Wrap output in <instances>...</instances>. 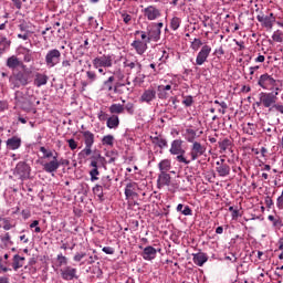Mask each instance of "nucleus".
Segmentation results:
<instances>
[{"label":"nucleus","mask_w":283,"mask_h":283,"mask_svg":"<svg viewBox=\"0 0 283 283\" xmlns=\"http://www.w3.org/2000/svg\"><path fill=\"white\" fill-rule=\"evenodd\" d=\"M40 151L43 154L42 158L44 160L52 158V160L48 163L41 161L46 174H55V171H59V167H61V165H64L65 167L70 165V160L63 158L59 160V153L48 150L44 146L40 147Z\"/></svg>","instance_id":"nucleus-1"},{"label":"nucleus","mask_w":283,"mask_h":283,"mask_svg":"<svg viewBox=\"0 0 283 283\" xmlns=\"http://www.w3.org/2000/svg\"><path fill=\"white\" fill-rule=\"evenodd\" d=\"M30 74H32V70L25 69L22 71L12 72L9 76V83L12 90H19L21 87H25L30 84Z\"/></svg>","instance_id":"nucleus-2"},{"label":"nucleus","mask_w":283,"mask_h":283,"mask_svg":"<svg viewBox=\"0 0 283 283\" xmlns=\"http://www.w3.org/2000/svg\"><path fill=\"white\" fill-rule=\"evenodd\" d=\"M15 103L23 109V112H32L36 114V108H34V97L28 94H24L21 91H17L14 94Z\"/></svg>","instance_id":"nucleus-3"},{"label":"nucleus","mask_w":283,"mask_h":283,"mask_svg":"<svg viewBox=\"0 0 283 283\" xmlns=\"http://www.w3.org/2000/svg\"><path fill=\"white\" fill-rule=\"evenodd\" d=\"M169 151L171 156H177L176 157L177 163H182L184 165L191 164V160L185 157V154H187V151L185 150V148H182V139L172 140Z\"/></svg>","instance_id":"nucleus-4"},{"label":"nucleus","mask_w":283,"mask_h":283,"mask_svg":"<svg viewBox=\"0 0 283 283\" xmlns=\"http://www.w3.org/2000/svg\"><path fill=\"white\" fill-rule=\"evenodd\" d=\"M277 91L275 92H261L259 94V101L255 102L256 107H265V109H271L275 103H277Z\"/></svg>","instance_id":"nucleus-5"},{"label":"nucleus","mask_w":283,"mask_h":283,"mask_svg":"<svg viewBox=\"0 0 283 283\" xmlns=\"http://www.w3.org/2000/svg\"><path fill=\"white\" fill-rule=\"evenodd\" d=\"M258 85L268 92H273V90H275V92H280V87H277V80L269 73H264L259 77Z\"/></svg>","instance_id":"nucleus-6"},{"label":"nucleus","mask_w":283,"mask_h":283,"mask_svg":"<svg viewBox=\"0 0 283 283\" xmlns=\"http://www.w3.org/2000/svg\"><path fill=\"white\" fill-rule=\"evenodd\" d=\"M44 63L46 67H56L61 63V51L59 49H51L44 56Z\"/></svg>","instance_id":"nucleus-7"},{"label":"nucleus","mask_w":283,"mask_h":283,"mask_svg":"<svg viewBox=\"0 0 283 283\" xmlns=\"http://www.w3.org/2000/svg\"><path fill=\"white\" fill-rule=\"evenodd\" d=\"M114 55L112 54H104L102 56H96L95 59H93L92 63H93V67L95 70H98V67H112L114 65Z\"/></svg>","instance_id":"nucleus-8"},{"label":"nucleus","mask_w":283,"mask_h":283,"mask_svg":"<svg viewBox=\"0 0 283 283\" xmlns=\"http://www.w3.org/2000/svg\"><path fill=\"white\" fill-rule=\"evenodd\" d=\"M207 154V146L202 145L200 142H193V144L190 147V163L193 160H198L200 156H205Z\"/></svg>","instance_id":"nucleus-9"},{"label":"nucleus","mask_w":283,"mask_h":283,"mask_svg":"<svg viewBox=\"0 0 283 283\" xmlns=\"http://www.w3.org/2000/svg\"><path fill=\"white\" fill-rule=\"evenodd\" d=\"M6 66L9 70H12L13 72H17V70H25L28 67V65H25L23 63V61L21 59H19V56L17 55H11L7 59L6 61Z\"/></svg>","instance_id":"nucleus-10"},{"label":"nucleus","mask_w":283,"mask_h":283,"mask_svg":"<svg viewBox=\"0 0 283 283\" xmlns=\"http://www.w3.org/2000/svg\"><path fill=\"white\" fill-rule=\"evenodd\" d=\"M30 171H32L30 165L25 161H20L15 166L14 174L19 176L20 180H28L30 178Z\"/></svg>","instance_id":"nucleus-11"},{"label":"nucleus","mask_w":283,"mask_h":283,"mask_svg":"<svg viewBox=\"0 0 283 283\" xmlns=\"http://www.w3.org/2000/svg\"><path fill=\"white\" fill-rule=\"evenodd\" d=\"M210 54H211V46L208 44H205L197 54L196 65H205Z\"/></svg>","instance_id":"nucleus-12"},{"label":"nucleus","mask_w":283,"mask_h":283,"mask_svg":"<svg viewBox=\"0 0 283 283\" xmlns=\"http://www.w3.org/2000/svg\"><path fill=\"white\" fill-rule=\"evenodd\" d=\"M217 167H216V171L218 174V176H220V178H227V176H229V174H231V166H229V164H227L226 159H220L216 163Z\"/></svg>","instance_id":"nucleus-13"},{"label":"nucleus","mask_w":283,"mask_h":283,"mask_svg":"<svg viewBox=\"0 0 283 283\" xmlns=\"http://www.w3.org/2000/svg\"><path fill=\"white\" fill-rule=\"evenodd\" d=\"M256 21L261 23L262 28H268V30H272L273 22L275 21V15L273 13H270L269 15H264V13H261L256 15Z\"/></svg>","instance_id":"nucleus-14"},{"label":"nucleus","mask_w":283,"mask_h":283,"mask_svg":"<svg viewBox=\"0 0 283 283\" xmlns=\"http://www.w3.org/2000/svg\"><path fill=\"white\" fill-rule=\"evenodd\" d=\"M143 13L148 21H156V19H160L161 17L159 9L155 6H148L143 10Z\"/></svg>","instance_id":"nucleus-15"},{"label":"nucleus","mask_w":283,"mask_h":283,"mask_svg":"<svg viewBox=\"0 0 283 283\" xmlns=\"http://www.w3.org/2000/svg\"><path fill=\"white\" fill-rule=\"evenodd\" d=\"M153 101H156V90L154 88L145 90L139 97V103H147L148 105H150Z\"/></svg>","instance_id":"nucleus-16"},{"label":"nucleus","mask_w":283,"mask_h":283,"mask_svg":"<svg viewBox=\"0 0 283 283\" xmlns=\"http://www.w3.org/2000/svg\"><path fill=\"white\" fill-rule=\"evenodd\" d=\"M169 185H171V175L168 172H159L157 178V189L169 187Z\"/></svg>","instance_id":"nucleus-17"},{"label":"nucleus","mask_w":283,"mask_h":283,"mask_svg":"<svg viewBox=\"0 0 283 283\" xmlns=\"http://www.w3.org/2000/svg\"><path fill=\"white\" fill-rule=\"evenodd\" d=\"M60 273L62 280L70 281L74 280V277L78 279V276H76V269L72 266H66L65 270H60Z\"/></svg>","instance_id":"nucleus-18"},{"label":"nucleus","mask_w":283,"mask_h":283,"mask_svg":"<svg viewBox=\"0 0 283 283\" xmlns=\"http://www.w3.org/2000/svg\"><path fill=\"white\" fill-rule=\"evenodd\" d=\"M138 189V184L136 182H128L125 188V196L126 200H129V198H136L138 197V192L136 191Z\"/></svg>","instance_id":"nucleus-19"},{"label":"nucleus","mask_w":283,"mask_h":283,"mask_svg":"<svg viewBox=\"0 0 283 283\" xmlns=\"http://www.w3.org/2000/svg\"><path fill=\"white\" fill-rule=\"evenodd\" d=\"M130 45L134 48L136 53L139 54V56H143V54L147 52V42H144L143 40H135Z\"/></svg>","instance_id":"nucleus-20"},{"label":"nucleus","mask_w":283,"mask_h":283,"mask_svg":"<svg viewBox=\"0 0 283 283\" xmlns=\"http://www.w3.org/2000/svg\"><path fill=\"white\" fill-rule=\"evenodd\" d=\"M157 253H158V251L156 250V248L148 245V247L144 248V250L142 252V258H144L147 261L156 260Z\"/></svg>","instance_id":"nucleus-21"},{"label":"nucleus","mask_w":283,"mask_h":283,"mask_svg":"<svg viewBox=\"0 0 283 283\" xmlns=\"http://www.w3.org/2000/svg\"><path fill=\"white\" fill-rule=\"evenodd\" d=\"M147 32H148V41H160V34H161V31L156 28V27H153V24L148 25L147 27Z\"/></svg>","instance_id":"nucleus-22"},{"label":"nucleus","mask_w":283,"mask_h":283,"mask_svg":"<svg viewBox=\"0 0 283 283\" xmlns=\"http://www.w3.org/2000/svg\"><path fill=\"white\" fill-rule=\"evenodd\" d=\"M208 260H209V256L205 252H198L192 254V262L197 266H205V263L208 262Z\"/></svg>","instance_id":"nucleus-23"},{"label":"nucleus","mask_w":283,"mask_h":283,"mask_svg":"<svg viewBox=\"0 0 283 283\" xmlns=\"http://www.w3.org/2000/svg\"><path fill=\"white\" fill-rule=\"evenodd\" d=\"M157 92L160 101H167V98H169V94H171V85H159L157 86Z\"/></svg>","instance_id":"nucleus-24"},{"label":"nucleus","mask_w":283,"mask_h":283,"mask_svg":"<svg viewBox=\"0 0 283 283\" xmlns=\"http://www.w3.org/2000/svg\"><path fill=\"white\" fill-rule=\"evenodd\" d=\"M48 81H50L48 75L43 73H36L33 83L35 87H43V85H48Z\"/></svg>","instance_id":"nucleus-25"},{"label":"nucleus","mask_w":283,"mask_h":283,"mask_svg":"<svg viewBox=\"0 0 283 283\" xmlns=\"http://www.w3.org/2000/svg\"><path fill=\"white\" fill-rule=\"evenodd\" d=\"M21 147V138L19 136H13L7 139V148L11 149L12 151L19 149Z\"/></svg>","instance_id":"nucleus-26"},{"label":"nucleus","mask_w":283,"mask_h":283,"mask_svg":"<svg viewBox=\"0 0 283 283\" xmlns=\"http://www.w3.org/2000/svg\"><path fill=\"white\" fill-rule=\"evenodd\" d=\"M82 136H83V140H84V145L87 147H94V133L90 132V130H83L81 132Z\"/></svg>","instance_id":"nucleus-27"},{"label":"nucleus","mask_w":283,"mask_h":283,"mask_svg":"<svg viewBox=\"0 0 283 283\" xmlns=\"http://www.w3.org/2000/svg\"><path fill=\"white\" fill-rule=\"evenodd\" d=\"M150 140L153 145L159 147V149H165V147H168L167 140L161 135L150 136Z\"/></svg>","instance_id":"nucleus-28"},{"label":"nucleus","mask_w":283,"mask_h":283,"mask_svg":"<svg viewBox=\"0 0 283 283\" xmlns=\"http://www.w3.org/2000/svg\"><path fill=\"white\" fill-rule=\"evenodd\" d=\"M119 125L120 119L118 118V115H112L106 122V127H108V129H116Z\"/></svg>","instance_id":"nucleus-29"},{"label":"nucleus","mask_w":283,"mask_h":283,"mask_svg":"<svg viewBox=\"0 0 283 283\" xmlns=\"http://www.w3.org/2000/svg\"><path fill=\"white\" fill-rule=\"evenodd\" d=\"M25 263V258L19 255V254H15L13 256V263H12V266H13V270L14 271H19V269H23V264Z\"/></svg>","instance_id":"nucleus-30"},{"label":"nucleus","mask_w":283,"mask_h":283,"mask_svg":"<svg viewBox=\"0 0 283 283\" xmlns=\"http://www.w3.org/2000/svg\"><path fill=\"white\" fill-rule=\"evenodd\" d=\"M158 169L160 174H168L171 170V160L164 159L158 164Z\"/></svg>","instance_id":"nucleus-31"},{"label":"nucleus","mask_w":283,"mask_h":283,"mask_svg":"<svg viewBox=\"0 0 283 283\" xmlns=\"http://www.w3.org/2000/svg\"><path fill=\"white\" fill-rule=\"evenodd\" d=\"M114 81H116V77L111 75L106 81L103 82L102 90H104V92H112L114 90Z\"/></svg>","instance_id":"nucleus-32"},{"label":"nucleus","mask_w":283,"mask_h":283,"mask_svg":"<svg viewBox=\"0 0 283 283\" xmlns=\"http://www.w3.org/2000/svg\"><path fill=\"white\" fill-rule=\"evenodd\" d=\"M218 145H219L220 154H224L227 149H231L233 142H231V139L229 138H224L223 140L219 142Z\"/></svg>","instance_id":"nucleus-33"},{"label":"nucleus","mask_w":283,"mask_h":283,"mask_svg":"<svg viewBox=\"0 0 283 283\" xmlns=\"http://www.w3.org/2000/svg\"><path fill=\"white\" fill-rule=\"evenodd\" d=\"M268 220L272 222V227H274V229H279V230L282 229L283 227L282 218L270 214L268 216Z\"/></svg>","instance_id":"nucleus-34"},{"label":"nucleus","mask_w":283,"mask_h":283,"mask_svg":"<svg viewBox=\"0 0 283 283\" xmlns=\"http://www.w3.org/2000/svg\"><path fill=\"white\" fill-rule=\"evenodd\" d=\"M23 59H22V63H34V55L32 53V50L24 48L23 49Z\"/></svg>","instance_id":"nucleus-35"},{"label":"nucleus","mask_w":283,"mask_h":283,"mask_svg":"<svg viewBox=\"0 0 283 283\" xmlns=\"http://www.w3.org/2000/svg\"><path fill=\"white\" fill-rule=\"evenodd\" d=\"M108 109L113 116H116V114H125V105L123 104H112Z\"/></svg>","instance_id":"nucleus-36"},{"label":"nucleus","mask_w":283,"mask_h":283,"mask_svg":"<svg viewBox=\"0 0 283 283\" xmlns=\"http://www.w3.org/2000/svg\"><path fill=\"white\" fill-rule=\"evenodd\" d=\"M10 45H12V41L8 40L6 35L0 33V48L2 52H6V50H10Z\"/></svg>","instance_id":"nucleus-37"},{"label":"nucleus","mask_w":283,"mask_h":283,"mask_svg":"<svg viewBox=\"0 0 283 283\" xmlns=\"http://www.w3.org/2000/svg\"><path fill=\"white\" fill-rule=\"evenodd\" d=\"M176 210L181 213L182 216H192L193 211L189 206H185L182 203H179L176 208Z\"/></svg>","instance_id":"nucleus-38"},{"label":"nucleus","mask_w":283,"mask_h":283,"mask_svg":"<svg viewBox=\"0 0 283 283\" xmlns=\"http://www.w3.org/2000/svg\"><path fill=\"white\" fill-rule=\"evenodd\" d=\"M61 70L64 74H70L72 72V60L64 59L61 62Z\"/></svg>","instance_id":"nucleus-39"},{"label":"nucleus","mask_w":283,"mask_h":283,"mask_svg":"<svg viewBox=\"0 0 283 283\" xmlns=\"http://www.w3.org/2000/svg\"><path fill=\"white\" fill-rule=\"evenodd\" d=\"M196 136H197V133H196L195 129H191V128L186 129V140H187V143H192V145H193V143H198V142H196Z\"/></svg>","instance_id":"nucleus-40"},{"label":"nucleus","mask_w":283,"mask_h":283,"mask_svg":"<svg viewBox=\"0 0 283 283\" xmlns=\"http://www.w3.org/2000/svg\"><path fill=\"white\" fill-rule=\"evenodd\" d=\"M102 187L106 190L109 191L112 189V177L109 176H103L101 179Z\"/></svg>","instance_id":"nucleus-41"},{"label":"nucleus","mask_w":283,"mask_h":283,"mask_svg":"<svg viewBox=\"0 0 283 283\" xmlns=\"http://www.w3.org/2000/svg\"><path fill=\"white\" fill-rule=\"evenodd\" d=\"M103 189H105V188L101 185H95L93 187V193L95 196H97V198H99V200H103V198L105 197V193L103 192Z\"/></svg>","instance_id":"nucleus-42"},{"label":"nucleus","mask_w":283,"mask_h":283,"mask_svg":"<svg viewBox=\"0 0 283 283\" xmlns=\"http://www.w3.org/2000/svg\"><path fill=\"white\" fill-rule=\"evenodd\" d=\"M114 135H105L102 138V145H106L107 147H114Z\"/></svg>","instance_id":"nucleus-43"},{"label":"nucleus","mask_w":283,"mask_h":283,"mask_svg":"<svg viewBox=\"0 0 283 283\" xmlns=\"http://www.w3.org/2000/svg\"><path fill=\"white\" fill-rule=\"evenodd\" d=\"M0 222H3L4 231H10V229H14V227H17V224H12L10 222V218H1L0 217Z\"/></svg>","instance_id":"nucleus-44"},{"label":"nucleus","mask_w":283,"mask_h":283,"mask_svg":"<svg viewBox=\"0 0 283 283\" xmlns=\"http://www.w3.org/2000/svg\"><path fill=\"white\" fill-rule=\"evenodd\" d=\"M0 241L2 242L3 247H8L9 244H13L12 238L10 237V232H6L4 235H0Z\"/></svg>","instance_id":"nucleus-45"},{"label":"nucleus","mask_w":283,"mask_h":283,"mask_svg":"<svg viewBox=\"0 0 283 283\" xmlns=\"http://www.w3.org/2000/svg\"><path fill=\"white\" fill-rule=\"evenodd\" d=\"M138 34H140V39L142 41H144V43H151V41H149L148 31L147 32L140 31V30L135 31V36H138Z\"/></svg>","instance_id":"nucleus-46"},{"label":"nucleus","mask_w":283,"mask_h":283,"mask_svg":"<svg viewBox=\"0 0 283 283\" xmlns=\"http://www.w3.org/2000/svg\"><path fill=\"white\" fill-rule=\"evenodd\" d=\"M180 23H182V20L178 17H174L171 20H170V28L171 30L176 31L178 30V28H180Z\"/></svg>","instance_id":"nucleus-47"},{"label":"nucleus","mask_w":283,"mask_h":283,"mask_svg":"<svg viewBox=\"0 0 283 283\" xmlns=\"http://www.w3.org/2000/svg\"><path fill=\"white\" fill-rule=\"evenodd\" d=\"M191 50L195 52H198L200 48H202V40L195 38L193 41L190 44Z\"/></svg>","instance_id":"nucleus-48"},{"label":"nucleus","mask_w":283,"mask_h":283,"mask_svg":"<svg viewBox=\"0 0 283 283\" xmlns=\"http://www.w3.org/2000/svg\"><path fill=\"white\" fill-rule=\"evenodd\" d=\"M86 77L88 83H95V81L98 78V75H96V72L94 71H86Z\"/></svg>","instance_id":"nucleus-49"},{"label":"nucleus","mask_w":283,"mask_h":283,"mask_svg":"<svg viewBox=\"0 0 283 283\" xmlns=\"http://www.w3.org/2000/svg\"><path fill=\"white\" fill-rule=\"evenodd\" d=\"M99 174H101V172L98 171V168H93V169L90 171L91 182H96V180H98Z\"/></svg>","instance_id":"nucleus-50"},{"label":"nucleus","mask_w":283,"mask_h":283,"mask_svg":"<svg viewBox=\"0 0 283 283\" xmlns=\"http://www.w3.org/2000/svg\"><path fill=\"white\" fill-rule=\"evenodd\" d=\"M82 158H87V156H92V146H85V148L78 154Z\"/></svg>","instance_id":"nucleus-51"},{"label":"nucleus","mask_w":283,"mask_h":283,"mask_svg":"<svg viewBox=\"0 0 283 283\" xmlns=\"http://www.w3.org/2000/svg\"><path fill=\"white\" fill-rule=\"evenodd\" d=\"M182 105H185V107H191V105H193V96H184Z\"/></svg>","instance_id":"nucleus-52"},{"label":"nucleus","mask_w":283,"mask_h":283,"mask_svg":"<svg viewBox=\"0 0 283 283\" xmlns=\"http://www.w3.org/2000/svg\"><path fill=\"white\" fill-rule=\"evenodd\" d=\"M282 35H283L282 31L277 30L273 33L272 39L273 41H275V43H282L283 41Z\"/></svg>","instance_id":"nucleus-53"},{"label":"nucleus","mask_w":283,"mask_h":283,"mask_svg":"<svg viewBox=\"0 0 283 283\" xmlns=\"http://www.w3.org/2000/svg\"><path fill=\"white\" fill-rule=\"evenodd\" d=\"M126 109L127 114H129L130 116H133L134 112H135V106L134 103L128 102L125 106H124V111Z\"/></svg>","instance_id":"nucleus-54"},{"label":"nucleus","mask_w":283,"mask_h":283,"mask_svg":"<svg viewBox=\"0 0 283 283\" xmlns=\"http://www.w3.org/2000/svg\"><path fill=\"white\" fill-rule=\"evenodd\" d=\"M273 109H275V112H279L280 114L283 115V104L280 103H274V105H272V107L269 109V112H273Z\"/></svg>","instance_id":"nucleus-55"},{"label":"nucleus","mask_w":283,"mask_h":283,"mask_svg":"<svg viewBox=\"0 0 283 283\" xmlns=\"http://www.w3.org/2000/svg\"><path fill=\"white\" fill-rule=\"evenodd\" d=\"M56 260L59 262V266H63V265L67 264V256H65L63 254H57Z\"/></svg>","instance_id":"nucleus-56"},{"label":"nucleus","mask_w":283,"mask_h":283,"mask_svg":"<svg viewBox=\"0 0 283 283\" xmlns=\"http://www.w3.org/2000/svg\"><path fill=\"white\" fill-rule=\"evenodd\" d=\"M122 19L126 25H129V23H132V15L127 12L122 13Z\"/></svg>","instance_id":"nucleus-57"},{"label":"nucleus","mask_w":283,"mask_h":283,"mask_svg":"<svg viewBox=\"0 0 283 283\" xmlns=\"http://www.w3.org/2000/svg\"><path fill=\"white\" fill-rule=\"evenodd\" d=\"M67 143L72 151H74V149H77L78 143L74 138L67 139Z\"/></svg>","instance_id":"nucleus-58"},{"label":"nucleus","mask_w":283,"mask_h":283,"mask_svg":"<svg viewBox=\"0 0 283 283\" xmlns=\"http://www.w3.org/2000/svg\"><path fill=\"white\" fill-rule=\"evenodd\" d=\"M219 106H221V108L218 109L219 114H227V109L229 108V105H227V102L221 101Z\"/></svg>","instance_id":"nucleus-59"},{"label":"nucleus","mask_w":283,"mask_h":283,"mask_svg":"<svg viewBox=\"0 0 283 283\" xmlns=\"http://www.w3.org/2000/svg\"><path fill=\"white\" fill-rule=\"evenodd\" d=\"M18 39H22V41H30V31L19 33Z\"/></svg>","instance_id":"nucleus-60"},{"label":"nucleus","mask_w":283,"mask_h":283,"mask_svg":"<svg viewBox=\"0 0 283 283\" xmlns=\"http://www.w3.org/2000/svg\"><path fill=\"white\" fill-rule=\"evenodd\" d=\"M107 116H108L107 113H105L103 111H99L98 114H97L98 120H101V122L108 120Z\"/></svg>","instance_id":"nucleus-61"},{"label":"nucleus","mask_w":283,"mask_h":283,"mask_svg":"<svg viewBox=\"0 0 283 283\" xmlns=\"http://www.w3.org/2000/svg\"><path fill=\"white\" fill-rule=\"evenodd\" d=\"M92 273L93 275H96V277H101L103 275V270H101L99 266H94Z\"/></svg>","instance_id":"nucleus-62"},{"label":"nucleus","mask_w":283,"mask_h":283,"mask_svg":"<svg viewBox=\"0 0 283 283\" xmlns=\"http://www.w3.org/2000/svg\"><path fill=\"white\" fill-rule=\"evenodd\" d=\"M101 158H103V156L101 155L99 151H94V154L91 157V161H95L98 163V160H101Z\"/></svg>","instance_id":"nucleus-63"},{"label":"nucleus","mask_w":283,"mask_h":283,"mask_svg":"<svg viewBox=\"0 0 283 283\" xmlns=\"http://www.w3.org/2000/svg\"><path fill=\"white\" fill-rule=\"evenodd\" d=\"M124 67H129V70H134V67H136V62H132V61L126 59L124 61Z\"/></svg>","instance_id":"nucleus-64"}]
</instances>
